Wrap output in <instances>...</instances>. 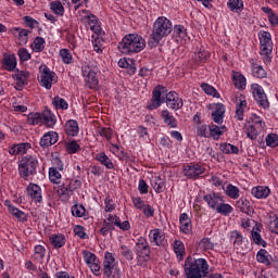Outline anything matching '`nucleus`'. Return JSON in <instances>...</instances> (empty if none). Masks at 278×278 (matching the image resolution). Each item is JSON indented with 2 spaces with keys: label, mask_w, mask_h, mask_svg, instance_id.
<instances>
[{
  "label": "nucleus",
  "mask_w": 278,
  "mask_h": 278,
  "mask_svg": "<svg viewBox=\"0 0 278 278\" xmlns=\"http://www.w3.org/2000/svg\"><path fill=\"white\" fill-rule=\"evenodd\" d=\"M165 94V98L164 96ZM163 96V97H162ZM162 103H166L169 110H181L184 108V100L179 98V93L169 91L166 93V87L159 85L152 91L151 102L148 104V110H157Z\"/></svg>",
  "instance_id": "f257e3e1"
},
{
  "label": "nucleus",
  "mask_w": 278,
  "mask_h": 278,
  "mask_svg": "<svg viewBox=\"0 0 278 278\" xmlns=\"http://www.w3.org/2000/svg\"><path fill=\"white\" fill-rule=\"evenodd\" d=\"M184 270L186 278H224L223 274H210V264L205 258L188 256L185 260Z\"/></svg>",
  "instance_id": "f03ea898"
},
{
  "label": "nucleus",
  "mask_w": 278,
  "mask_h": 278,
  "mask_svg": "<svg viewBox=\"0 0 278 278\" xmlns=\"http://www.w3.org/2000/svg\"><path fill=\"white\" fill-rule=\"evenodd\" d=\"M172 31L173 22H170V20L165 16L157 17L153 23L152 34L148 40V46L151 47V49L160 46V42H162L163 38L170 36Z\"/></svg>",
  "instance_id": "7ed1b4c3"
},
{
  "label": "nucleus",
  "mask_w": 278,
  "mask_h": 278,
  "mask_svg": "<svg viewBox=\"0 0 278 278\" xmlns=\"http://www.w3.org/2000/svg\"><path fill=\"white\" fill-rule=\"evenodd\" d=\"M147 47V41L138 34H128L118 43V49L124 55L140 53Z\"/></svg>",
  "instance_id": "20e7f679"
},
{
  "label": "nucleus",
  "mask_w": 278,
  "mask_h": 278,
  "mask_svg": "<svg viewBox=\"0 0 278 278\" xmlns=\"http://www.w3.org/2000/svg\"><path fill=\"white\" fill-rule=\"evenodd\" d=\"M38 168V159L33 155H26L22 157L21 163L18 164L20 176L22 179H27L33 175H36Z\"/></svg>",
  "instance_id": "39448f33"
},
{
  "label": "nucleus",
  "mask_w": 278,
  "mask_h": 278,
  "mask_svg": "<svg viewBox=\"0 0 278 278\" xmlns=\"http://www.w3.org/2000/svg\"><path fill=\"white\" fill-rule=\"evenodd\" d=\"M39 73L38 80L40 86L46 88V90H51L53 84L58 83V75L55 72L51 71L47 65H41L39 67Z\"/></svg>",
  "instance_id": "423d86ee"
},
{
  "label": "nucleus",
  "mask_w": 278,
  "mask_h": 278,
  "mask_svg": "<svg viewBox=\"0 0 278 278\" xmlns=\"http://www.w3.org/2000/svg\"><path fill=\"white\" fill-rule=\"evenodd\" d=\"M135 253L138 262H149L151 260V247L149 241L140 237L135 245Z\"/></svg>",
  "instance_id": "0eeeda50"
},
{
  "label": "nucleus",
  "mask_w": 278,
  "mask_h": 278,
  "mask_svg": "<svg viewBox=\"0 0 278 278\" xmlns=\"http://www.w3.org/2000/svg\"><path fill=\"white\" fill-rule=\"evenodd\" d=\"M83 77H85V81L91 90H94L97 86H99V78H97V72L90 67L88 64H84L81 66Z\"/></svg>",
  "instance_id": "6e6552de"
},
{
  "label": "nucleus",
  "mask_w": 278,
  "mask_h": 278,
  "mask_svg": "<svg viewBox=\"0 0 278 278\" xmlns=\"http://www.w3.org/2000/svg\"><path fill=\"white\" fill-rule=\"evenodd\" d=\"M261 43V55H270L273 53V39L270 33L262 30L258 33Z\"/></svg>",
  "instance_id": "1a4fd4ad"
},
{
  "label": "nucleus",
  "mask_w": 278,
  "mask_h": 278,
  "mask_svg": "<svg viewBox=\"0 0 278 278\" xmlns=\"http://www.w3.org/2000/svg\"><path fill=\"white\" fill-rule=\"evenodd\" d=\"M251 90L255 101L261 105V108H269L270 103L268 102V97H266V92H264V88L258 84H252Z\"/></svg>",
  "instance_id": "9d476101"
},
{
  "label": "nucleus",
  "mask_w": 278,
  "mask_h": 278,
  "mask_svg": "<svg viewBox=\"0 0 278 278\" xmlns=\"http://www.w3.org/2000/svg\"><path fill=\"white\" fill-rule=\"evenodd\" d=\"M182 173L187 179H199L205 173V167L200 164L184 165Z\"/></svg>",
  "instance_id": "9b49d317"
},
{
  "label": "nucleus",
  "mask_w": 278,
  "mask_h": 278,
  "mask_svg": "<svg viewBox=\"0 0 278 278\" xmlns=\"http://www.w3.org/2000/svg\"><path fill=\"white\" fill-rule=\"evenodd\" d=\"M81 188V180L79 179H67L65 182L62 184L60 190L61 194L65 197H71L75 190H79Z\"/></svg>",
  "instance_id": "f8f14e48"
},
{
  "label": "nucleus",
  "mask_w": 278,
  "mask_h": 278,
  "mask_svg": "<svg viewBox=\"0 0 278 278\" xmlns=\"http://www.w3.org/2000/svg\"><path fill=\"white\" fill-rule=\"evenodd\" d=\"M27 197H30L35 203H42V189L40 186L30 182L26 188Z\"/></svg>",
  "instance_id": "ddd939ff"
},
{
  "label": "nucleus",
  "mask_w": 278,
  "mask_h": 278,
  "mask_svg": "<svg viewBox=\"0 0 278 278\" xmlns=\"http://www.w3.org/2000/svg\"><path fill=\"white\" fill-rule=\"evenodd\" d=\"M59 138L60 135H58V132L48 131L41 137L39 144L42 147V149H47L49 147H53V144L58 142Z\"/></svg>",
  "instance_id": "4468645a"
},
{
  "label": "nucleus",
  "mask_w": 278,
  "mask_h": 278,
  "mask_svg": "<svg viewBox=\"0 0 278 278\" xmlns=\"http://www.w3.org/2000/svg\"><path fill=\"white\" fill-rule=\"evenodd\" d=\"M149 238L151 244H155V247H164V242H166V236L160 228L152 229L149 233Z\"/></svg>",
  "instance_id": "2eb2a0df"
},
{
  "label": "nucleus",
  "mask_w": 278,
  "mask_h": 278,
  "mask_svg": "<svg viewBox=\"0 0 278 278\" xmlns=\"http://www.w3.org/2000/svg\"><path fill=\"white\" fill-rule=\"evenodd\" d=\"M13 79L16 81V90H23V87L27 86L29 79V73L25 71H16L13 74Z\"/></svg>",
  "instance_id": "dca6fc26"
},
{
  "label": "nucleus",
  "mask_w": 278,
  "mask_h": 278,
  "mask_svg": "<svg viewBox=\"0 0 278 278\" xmlns=\"http://www.w3.org/2000/svg\"><path fill=\"white\" fill-rule=\"evenodd\" d=\"M42 123L48 129H53L55 123H58V117L51 112V110L46 109L41 114Z\"/></svg>",
  "instance_id": "f3484780"
},
{
  "label": "nucleus",
  "mask_w": 278,
  "mask_h": 278,
  "mask_svg": "<svg viewBox=\"0 0 278 278\" xmlns=\"http://www.w3.org/2000/svg\"><path fill=\"white\" fill-rule=\"evenodd\" d=\"M179 223H180V231L182 233L188 235L192 232V220L190 219V216L188 215V213L180 214Z\"/></svg>",
  "instance_id": "a211bd4d"
},
{
  "label": "nucleus",
  "mask_w": 278,
  "mask_h": 278,
  "mask_svg": "<svg viewBox=\"0 0 278 278\" xmlns=\"http://www.w3.org/2000/svg\"><path fill=\"white\" fill-rule=\"evenodd\" d=\"M64 131L66 136L75 138L79 134V123L75 119H68L64 125Z\"/></svg>",
  "instance_id": "6ab92c4d"
},
{
  "label": "nucleus",
  "mask_w": 278,
  "mask_h": 278,
  "mask_svg": "<svg viewBox=\"0 0 278 278\" xmlns=\"http://www.w3.org/2000/svg\"><path fill=\"white\" fill-rule=\"evenodd\" d=\"M203 199L212 210H216L223 203V198L214 192L204 195Z\"/></svg>",
  "instance_id": "aec40b11"
},
{
  "label": "nucleus",
  "mask_w": 278,
  "mask_h": 278,
  "mask_svg": "<svg viewBox=\"0 0 278 278\" xmlns=\"http://www.w3.org/2000/svg\"><path fill=\"white\" fill-rule=\"evenodd\" d=\"M250 64L253 77H256L257 79H264V77H266V70L262 67L255 59H251Z\"/></svg>",
  "instance_id": "412c9836"
},
{
  "label": "nucleus",
  "mask_w": 278,
  "mask_h": 278,
  "mask_svg": "<svg viewBox=\"0 0 278 278\" xmlns=\"http://www.w3.org/2000/svg\"><path fill=\"white\" fill-rule=\"evenodd\" d=\"M236 207L248 216H251L254 213L251 202L247 199H239L236 203Z\"/></svg>",
  "instance_id": "4be33fe9"
},
{
  "label": "nucleus",
  "mask_w": 278,
  "mask_h": 278,
  "mask_svg": "<svg viewBox=\"0 0 278 278\" xmlns=\"http://www.w3.org/2000/svg\"><path fill=\"white\" fill-rule=\"evenodd\" d=\"M161 118L163 119V123L167 125V127H170L172 129H177V118L168 112V110H163L161 113Z\"/></svg>",
  "instance_id": "5701e85b"
},
{
  "label": "nucleus",
  "mask_w": 278,
  "mask_h": 278,
  "mask_svg": "<svg viewBox=\"0 0 278 278\" xmlns=\"http://www.w3.org/2000/svg\"><path fill=\"white\" fill-rule=\"evenodd\" d=\"M251 193L255 199H267L270 194V189L268 187L257 186L252 188Z\"/></svg>",
  "instance_id": "b1692460"
},
{
  "label": "nucleus",
  "mask_w": 278,
  "mask_h": 278,
  "mask_svg": "<svg viewBox=\"0 0 278 278\" xmlns=\"http://www.w3.org/2000/svg\"><path fill=\"white\" fill-rule=\"evenodd\" d=\"M2 68L12 73L16 68V56L14 54L4 56L2 59Z\"/></svg>",
  "instance_id": "393cba45"
},
{
  "label": "nucleus",
  "mask_w": 278,
  "mask_h": 278,
  "mask_svg": "<svg viewBox=\"0 0 278 278\" xmlns=\"http://www.w3.org/2000/svg\"><path fill=\"white\" fill-rule=\"evenodd\" d=\"M267 227L271 233L278 236V215L270 212L267 217Z\"/></svg>",
  "instance_id": "a878e982"
},
{
  "label": "nucleus",
  "mask_w": 278,
  "mask_h": 278,
  "mask_svg": "<svg viewBox=\"0 0 278 278\" xmlns=\"http://www.w3.org/2000/svg\"><path fill=\"white\" fill-rule=\"evenodd\" d=\"M261 131L260 128L251 123L244 125V134H247V138L250 140H257V136H260Z\"/></svg>",
  "instance_id": "bb28decb"
},
{
  "label": "nucleus",
  "mask_w": 278,
  "mask_h": 278,
  "mask_svg": "<svg viewBox=\"0 0 278 278\" xmlns=\"http://www.w3.org/2000/svg\"><path fill=\"white\" fill-rule=\"evenodd\" d=\"M50 242L54 249H62L66 244V237L64 235H52L50 236Z\"/></svg>",
  "instance_id": "cd10ccee"
},
{
  "label": "nucleus",
  "mask_w": 278,
  "mask_h": 278,
  "mask_svg": "<svg viewBox=\"0 0 278 278\" xmlns=\"http://www.w3.org/2000/svg\"><path fill=\"white\" fill-rule=\"evenodd\" d=\"M230 242H232L235 249H238L244 242V237L238 230L230 231Z\"/></svg>",
  "instance_id": "c85d7f7f"
},
{
  "label": "nucleus",
  "mask_w": 278,
  "mask_h": 278,
  "mask_svg": "<svg viewBox=\"0 0 278 278\" xmlns=\"http://www.w3.org/2000/svg\"><path fill=\"white\" fill-rule=\"evenodd\" d=\"M96 160H98L102 166L109 168V170L114 169V163H112V160L105 155V152L97 154Z\"/></svg>",
  "instance_id": "c756f323"
},
{
  "label": "nucleus",
  "mask_w": 278,
  "mask_h": 278,
  "mask_svg": "<svg viewBox=\"0 0 278 278\" xmlns=\"http://www.w3.org/2000/svg\"><path fill=\"white\" fill-rule=\"evenodd\" d=\"M85 18H87L91 31H94L96 34L101 31V26H99V18H97L94 14L90 13L89 15L85 16Z\"/></svg>",
  "instance_id": "7c9ffc66"
},
{
  "label": "nucleus",
  "mask_w": 278,
  "mask_h": 278,
  "mask_svg": "<svg viewBox=\"0 0 278 278\" xmlns=\"http://www.w3.org/2000/svg\"><path fill=\"white\" fill-rule=\"evenodd\" d=\"M116 266V258H114V254L105 252L103 261V270H108L109 268H114Z\"/></svg>",
  "instance_id": "2f4dec72"
},
{
  "label": "nucleus",
  "mask_w": 278,
  "mask_h": 278,
  "mask_svg": "<svg viewBox=\"0 0 278 278\" xmlns=\"http://www.w3.org/2000/svg\"><path fill=\"white\" fill-rule=\"evenodd\" d=\"M261 10H262V12L267 14L270 25H273L274 27H277V25H278V15L275 13V11H273V9H270L268 7H263Z\"/></svg>",
  "instance_id": "473e14b6"
},
{
  "label": "nucleus",
  "mask_w": 278,
  "mask_h": 278,
  "mask_svg": "<svg viewBox=\"0 0 278 278\" xmlns=\"http://www.w3.org/2000/svg\"><path fill=\"white\" fill-rule=\"evenodd\" d=\"M9 212L12 214V216H15V218H17V220H20L21 223H26L27 215H25V212L18 210L16 206L9 205Z\"/></svg>",
  "instance_id": "72a5a7b5"
},
{
  "label": "nucleus",
  "mask_w": 278,
  "mask_h": 278,
  "mask_svg": "<svg viewBox=\"0 0 278 278\" xmlns=\"http://www.w3.org/2000/svg\"><path fill=\"white\" fill-rule=\"evenodd\" d=\"M225 126L218 127L217 125L208 126V138H213V140H219L223 135V130Z\"/></svg>",
  "instance_id": "f704fd0d"
},
{
  "label": "nucleus",
  "mask_w": 278,
  "mask_h": 278,
  "mask_svg": "<svg viewBox=\"0 0 278 278\" xmlns=\"http://www.w3.org/2000/svg\"><path fill=\"white\" fill-rule=\"evenodd\" d=\"M232 80L233 86H236L239 90H244L247 87V78L242 74H235Z\"/></svg>",
  "instance_id": "c9c22d12"
},
{
  "label": "nucleus",
  "mask_w": 278,
  "mask_h": 278,
  "mask_svg": "<svg viewBox=\"0 0 278 278\" xmlns=\"http://www.w3.org/2000/svg\"><path fill=\"white\" fill-rule=\"evenodd\" d=\"M230 12H242L244 10V2L242 0H229L227 3Z\"/></svg>",
  "instance_id": "e433bc0d"
},
{
  "label": "nucleus",
  "mask_w": 278,
  "mask_h": 278,
  "mask_svg": "<svg viewBox=\"0 0 278 278\" xmlns=\"http://www.w3.org/2000/svg\"><path fill=\"white\" fill-rule=\"evenodd\" d=\"M174 253H176L179 260H184V255H186V247L184 245V242L179 240L174 242Z\"/></svg>",
  "instance_id": "4c0bfd02"
},
{
  "label": "nucleus",
  "mask_w": 278,
  "mask_h": 278,
  "mask_svg": "<svg viewBox=\"0 0 278 278\" xmlns=\"http://www.w3.org/2000/svg\"><path fill=\"white\" fill-rule=\"evenodd\" d=\"M201 88L205 94H210L211 97H214L215 99H220V93L211 85H207L205 83H202Z\"/></svg>",
  "instance_id": "58836bf2"
},
{
  "label": "nucleus",
  "mask_w": 278,
  "mask_h": 278,
  "mask_svg": "<svg viewBox=\"0 0 278 278\" xmlns=\"http://www.w3.org/2000/svg\"><path fill=\"white\" fill-rule=\"evenodd\" d=\"M40 124H42V114L38 112L28 114L27 125H40Z\"/></svg>",
  "instance_id": "ea45409f"
},
{
  "label": "nucleus",
  "mask_w": 278,
  "mask_h": 278,
  "mask_svg": "<svg viewBox=\"0 0 278 278\" xmlns=\"http://www.w3.org/2000/svg\"><path fill=\"white\" fill-rule=\"evenodd\" d=\"M215 210L217 214H222V216H229V214L233 212V207L230 204H225L223 202H220Z\"/></svg>",
  "instance_id": "a19ab883"
},
{
  "label": "nucleus",
  "mask_w": 278,
  "mask_h": 278,
  "mask_svg": "<svg viewBox=\"0 0 278 278\" xmlns=\"http://www.w3.org/2000/svg\"><path fill=\"white\" fill-rule=\"evenodd\" d=\"M31 49L36 53H40V52L45 51V38L36 37L34 42L31 43Z\"/></svg>",
  "instance_id": "79ce46f5"
},
{
  "label": "nucleus",
  "mask_w": 278,
  "mask_h": 278,
  "mask_svg": "<svg viewBox=\"0 0 278 278\" xmlns=\"http://www.w3.org/2000/svg\"><path fill=\"white\" fill-rule=\"evenodd\" d=\"M103 275L106 278H121V268L118 266L110 267L109 269H103Z\"/></svg>",
  "instance_id": "37998d69"
},
{
  "label": "nucleus",
  "mask_w": 278,
  "mask_h": 278,
  "mask_svg": "<svg viewBox=\"0 0 278 278\" xmlns=\"http://www.w3.org/2000/svg\"><path fill=\"white\" fill-rule=\"evenodd\" d=\"M247 108V100H240L236 106V118L244 121V109Z\"/></svg>",
  "instance_id": "c03bdc74"
},
{
  "label": "nucleus",
  "mask_w": 278,
  "mask_h": 278,
  "mask_svg": "<svg viewBox=\"0 0 278 278\" xmlns=\"http://www.w3.org/2000/svg\"><path fill=\"white\" fill-rule=\"evenodd\" d=\"M49 178L52 184H60L62 181V174L55 167H50Z\"/></svg>",
  "instance_id": "a18cd8bd"
},
{
  "label": "nucleus",
  "mask_w": 278,
  "mask_h": 278,
  "mask_svg": "<svg viewBox=\"0 0 278 278\" xmlns=\"http://www.w3.org/2000/svg\"><path fill=\"white\" fill-rule=\"evenodd\" d=\"M83 257H84L87 266H91L96 262H99V258H97V255H94V253H92L88 250L83 251Z\"/></svg>",
  "instance_id": "49530a36"
},
{
  "label": "nucleus",
  "mask_w": 278,
  "mask_h": 278,
  "mask_svg": "<svg viewBox=\"0 0 278 278\" xmlns=\"http://www.w3.org/2000/svg\"><path fill=\"white\" fill-rule=\"evenodd\" d=\"M52 105H54L56 110H68V102H66L64 98H60V97L53 98Z\"/></svg>",
  "instance_id": "de8ad7c7"
},
{
  "label": "nucleus",
  "mask_w": 278,
  "mask_h": 278,
  "mask_svg": "<svg viewBox=\"0 0 278 278\" xmlns=\"http://www.w3.org/2000/svg\"><path fill=\"white\" fill-rule=\"evenodd\" d=\"M256 262L261 264L270 265V260H268V251L261 249L256 254Z\"/></svg>",
  "instance_id": "09e8293b"
},
{
  "label": "nucleus",
  "mask_w": 278,
  "mask_h": 278,
  "mask_svg": "<svg viewBox=\"0 0 278 278\" xmlns=\"http://www.w3.org/2000/svg\"><path fill=\"white\" fill-rule=\"evenodd\" d=\"M45 253H47V249L42 245L35 247V254L34 257L39 264H42V260H45Z\"/></svg>",
  "instance_id": "8fccbe9b"
},
{
  "label": "nucleus",
  "mask_w": 278,
  "mask_h": 278,
  "mask_svg": "<svg viewBox=\"0 0 278 278\" xmlns=\"http://www.w3.org/2000/svg\"><path fill=\"white\" fill-rule=\"evenodd\" d=\"M219 149L223 153H226V154H229V153L238 154L240 151L238 147L231 143H222Z\"/></svg>",
  "instance_id": "3c124183"
},
{
  "label": "nucleus",
  "mask_w": 278,
  "mask_h": 278,
  "mask_svg": "<svg viewBox=\"0 0 278 278\" xmlns=\"http://www.w3.org/2000/svg\"><path fill=\"white\" fill-rule=\"evenodd\" d=\"M72 215L76 218H81L86 216V207H84L81 204H75L72 206Z\"/></svg>",
  "instance_id": "603ef678"
},
{
  "label": "nucleus",
  "mask_w": 278,
  "mask_h": 278,
  "mask_svg": "<svg viewBox=\"0 0 278 278\" xmlns=\"http://www.w3.org/2000/svg\"><path fill=\"white\" fill-rule=\"evenodd\" d=\"M199 249L201 251H212L214 249V243L212 242L211 238H203L199 242Z\"/></svg>",
  "instance_id": "864d4df0"
},
{
  "label": "nucleus",
  "mask_w": 278,
  "mask_h": 278,
  "mask_svg": "<svg viewBox=\"0 0 278 278\" xmlns=\"http://www.w3.org/2000/svg\"><path fill=\"white\" fill-rule=\"evenodd\" d=\"M226 194L230 199H239L240 197V189L233 185H228L226 188Z\"/></svg>",
  "instance_id": "5fc2aeb1"
},
{
  "label": "nucleus",
  "mask_w": 278,
  "mask_h": 278,
  "mask_svg": "<svg viewBox=\"0 0 278 278\" xmlns=\"http://www.w3.org/2000/svg\"><path fill=\"white\" fill-rule=\"evenodd\" d=\"M61 60L64 64H72L73 63V54L68 49H61L60 50Z\"/></svg>",
  "instance_id": "6e6d98bb"
},
{
  "label": "nucleus",
  "mask_w": 278,
  "mask_h": 278,
  "mask_svg": "<svg viewBox=\"0 0 278 278\" xmlns=\"http://www.w3.org/2000/svg\"><path fill=\"white\" fill-rule=\"evenodd\" d=\"M50 8L54 14H58L59 16H64V7L62 5V2L60 1H53L50 4Z\"/></svg>",
  "instance_id": "4d7b16f0"
},
{
  "label": "nucleus",
  "mask_w": 278,
  "mask_h": 278,
  "mask_svg": "<svg viewBox=\"0 0 278 278\" xmlns=\"http://www.w3.org/2000/svg\"><path fill=\"white\" fill-rule=\"evenodd\" d=\"M265 142L267 147L275 149V147H278V135L277 134L267 135L265 138Z\"/></svg>",
  "instance_id": "13d9d810"
},
{
  "label": "nucleus",
  "mask_w": 278,
  "mask_h": 278,
  "mask_svg": "<svg viewBox=\"0 0 278 278\" xmlns=\"http://www.w3.org/2000/svg\"><path fill=\"white\" fill-rule=\"evenodd\" d=\"M152 188L157 194L164 192V181L162 180V177L159 176L152 181Z\"/></svg>",
  "instance_id": "bf43d9fd"
},
{
  "label": "nucleus",
  "mask_w": 278,
  "mask_h": 278,
  "mask_svg": "<svg viewBox=\"0 0 278 278\" xmlns=\"http://www.w3.org/2000/svg\"><path fill=\"white\" fill-rule=\"evenodd\" d=\"M252 125H254V127H256L258 130L264 131L266 123L262 121V117L257 116L256 114H252Z\"/></svg>",
  "instance_id": "052dcab7"
},
{
  "label": "nucleus",
  "mask_w": 278,
  "mask_h": 278,
  "mask_svg": "<svg viewBox=\"0 0 278 278\" xmlns=\"http://www.w3.org/2000/svg\"><path fill=\"white\" fill-rule=\"evenodd\" d=\"M174 34L178 36V38H187L188 37V30L184 25H175L174 26Z\"/></svg>",
  "instance_id": "680f3d73"
},
{
  "label": "nucleus",
  "mask_w": 278,
  "mask_h": 278,
  "mask_svg": "<svg viewBox=\"0 0 278 278\" xmlns=\"http://www.w3.org/2000/svg\"><path fill=\"white\" fill-rule=\"evenodd\" d=\"M17 55L21 62H27L28 60H31V54L26 48H20L17 51Z\"/></svg>",
  "instance_id": "e2e57ef3"
},
{
  "label": "nucleus",
  "mask_w": 278,
  "mask_h": 278,
  "mask_svg": "<svg viewBox=\"0 0 278 278\" xmlns=\"http://www.w3.org/2000/svg\"><path fill=\"white\" fill-rule=\"evenodd\" d=\"M65 147L66 151L70 153H77V151H81V147L75 140L67 142Z\"/></svg>",
  "instance_id": "0e129e2a"
},
{
  "label": "nucleus",
  "mask_w": 278,
  "mask_h": 278,
  "mask_svg": "<svg viewBox=\"0 0 278 278\" xmlns=\"http://www.w3.org/2000/svg\"><path fill=\"white\" fill-rule=\"evenodd\" d=\"M197 136L200 138H210V127H207V125L199 126L197 129Z\"/></svg>",
  "instance_id": "69168bd1"
},
{
  "label": "nucleus",
  "mask_w": 278,
  "mask_h": 278,
  "mask_svg": "<svg viewBox=\"0 0 278 278\" xmlns=\"http://www.w3.org/2000/svg\"><path fill=\"white\" fill-rule=\"evenodd\" d=\"M74 233L78 236V238H80L81 240H86V238H88V235L86 233V228H84V226H75Z\"/></svg>",
  "instance_id": "338daca9"
},
{
  "label": "nucleus",
  "mask_w": 278,
  "mask_h": 278,
  "mask_svg": "<svg viewBox=\"0 0 278 278\" xmlns=\"http://www.w3.org/2000/svg\"><path fill=\"white\" fill-rule=\"evenodd\" d=\"M110 231H114V226H112L111 224H109L108 220L104 219L102 224V228L100 229V233L101 236H108Z\"/></svg>",
  "instance_id": "774afa93"
}]
</instances>
